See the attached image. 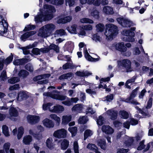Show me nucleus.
<instances>
[{
  "label": "nucleus",
  "mask_w": 153,
  "mask_h": 153,
  "mask_svg": "<svg viewBox=\"0 0 153 153\" xmlns=\"http://www.w3.org/2000/svg\"><path fill=\"white\" fill-rule=\"evenodd\" d=\"M87 148L94 152L97 149V147L95 144L91 143L88 144Z\"/></svg>",
  "instance_id": "obj_51"
},
{
  "label": "nucleus",
  "mask_w": 153,
  "mask_h": 153,
  "mask_svg": "<svg viewBox=\"0 0 153 153\" xmlns=\"http://www.w3.org/2000/svg\"><path fill=\"white\" fill-rule=\"evenodd\" d=\"M72 116L70 115H64L62 117V124H67L71 120Z\"/></svg>",
  "instance_id": "obj_21"
},
{
  "label": "nucleus",
  "mask_w": 153,
  "mask_h": 153,
  "mask_svg": "<svg viewBox=\"0 0 153 153\" xmlns=\"http://www.w3.org/2000/svg\"><path fill=\"white\" fill-rule=\"evenodd\" d=\"M43 95L44 96L50 97L53 99L61 100H64L66 99V98H67L66 96L59 94L56 91H53L52 93L50 92L45 93L43 94Z\"/></svg>",
  "instance_id": "obj_5"
},
{
  "label": "nucleus",
  "mask_w": 153,
  "mask_h": 153,
  "mask_svg": "<svg viewBox=\"0 0 153 153\" xmlns=\"http://www.w3.org/2000/svg\"><path fill=\"white\" fill-rule=\"evenodd\" d=\"M104 120L102 117L100 116L98 119L97 121V123L98 125L101 126L103 123Z\"/></svg>",
  "instance_id": "obj_61"
},
{
  "label": "nucleus",
  "mask_w": 153,
  "mask_h": 153,
  "mask_svg": "<svg viewBox=\"0 0 153 153\" xmlns=\"http://www.w3.org/2000/svg\"><path fill=\"white\" fill-rule=\"evenodd\" d=\"M10 146V143L7 142L4 143L3 145V149L6 153H9V149Z\"/></svg>",
  "instance_id": "obj_48"
},
{
  "label": "nucleus",
  "mask_w": 153,
  "mask_h": 153,
  "mask_svg": "<svg viewBox=\"0 0 153 153\" xmlns=\"http://www.w3.org/2000/svg\"><path fill=\"white\" fill-rule=\"evenodd\" d=\"M7 78L6 73L5 71H3L1 73L0 76V79L1 80H4Z\"/></svg>",
  "instance_id": "obj_60"
},
{
  "label": "nucleus",
  "mask_w": 153,
  "mask_h": 153,
  "mask_svg": "<svg viewBox=\"0 0 153 153\" xmlns=\"http://www.w3.org/2000/svg\"><path fill=\"white\" fill-rule=\"evenodd\" d=\"M35 47L34 44H33L32 45H29L27 46L26 48H23V53L25 54H27L29 53V51L28 49L31 48Z\"/></svg>",
  "instance_id": "obj_45"
},
{
  "label": "nucleus",
  "mask_w": 153,
  "mask_h": 153,
  "mask_svg": "<svg viewBox=\"0 0 153 153\" xmlns=\"http://www.w3.org/2000/svg\"><path fill=\"white\" fill-rule=\"evenodd\" d=\"M49 117L51 119L53 120L56 124L58 126L59 125L61 119L60 117L55 114H51L50 115Z\"/></svg>",
  "instance_id": "obj_26"
},
{
  "label": "nucleus",
  "mask_w": 153,
  "mask_h": 153,
  "mask_svg": "<svg viewBox=\"0 0 153 153\" xmlns=\"http://www.w3.org/2000/svg\"><path fill=\"white\" fill-rule=\"evenodd\" d=\"M9 114V118L12 120H14V119H13V117L18 116V112L15 108L11 107L10 109Z\"/></svg>",
  "instance_id": "obj_19"
},
{
  "label": "nucleus",
  "mask_w": 153,
  "mask_h": 153,
  "mask_svg": "<svg viewBox=\"0 0 153 153\" xmlns=\"http://www.w3.org/2000/svg\"><path fill=\"white\" fill-rule=\"evenodd\" d=\"M43 9L46 10L45 13H44L45 15L50 14L53 15V13L56 11L54 7L51 5L45 4L43 5Z\"/></svg>",
  "instance_id": "obj_11"
},
{
  "label": "nucleus",
  "mask_w": 153,
  "mask_h": 153,
  "mask_svg": "<svg viewBox=\"0 0 153 153\" xmlns=\"http://www.w3.org/2000/svg\"><path fill=\"white\" fill-rule=\"evenodd\" d=\"M133 138H129L128 140V143L127 141H126L124 143V146L126 147H128L129 146H130L132 143H133Z\"/></svg>",
  "instance_id": "obj_58"
},
{
  "label": "nucleus",
  "mask_w": 153,
  "mask_h": 153,
  "mask_svg": "<svg viewBox=\"0 0 153 153\" xmlns=\"http://www.w3.org/2000/svg\"><path fill=\"white\" fill-rule=\"evenodd\" d=\"M120 117L123 119H127L128 117V113L124 110L120 111L119 113Z\"/></svg>",
  "instance_id": "obj_42"
},
{
  "label": "nucleus",
  "mask_w": 153,
  "mask_h": 153,
  "mask_svg": "<svg viewBox=\"0 0 153 153\" xmlns=\"http://www.w3.org/2000/svg\"><path fill=\"white\" fill-rule=\"evenodd\" d=\"M29 74L28 72L25 70H21L19 73V76L20 77L25 78Z\"/></svg>",
  "instance_id": "obj_43"
},
{
  "label": "nucleus",
  "mask_w": 153,
  "mask_h": 153,
  "mask_svg": "<svg viewBox=\"0 0 153 153\" xmlns=\"http://www.w3.org/2000/svg\"><path fill=\"white\" fill-rule=\"evenodd\" d=\"M64 2V0H53L52 4L58 6L62 4Z\"/></svg>",
  "instance_id": "obj_53"
},
{
  "label": "nucleus",
  "mask_w": 153,
  "mask_h": 153,
  "mask_svg": "<svg viewBox=\"0 0 153 153\" xmlns=\"http://www.w3.org/2000/svg\"><path fill=\"white\" fill-rule=\"evenodd\" d=\"M25 68L26 70L30 72L33 71V66L30 64H28L26 65L25 66Z\"/></svg>",
  "instance_id": "obj_63"
},
{
  "label": "nucleus",
  "mask_w": 153,
  "mask_h": 153,
  "mask_svg": "<svg viewBox=\"0 0 153 153\" xmlns=\"http://www.w3.org/2000/svg\"><path fill=\"white\" fill-rule=\"evenodd\" d=\"M42 123L43 126L48 128H53L54 126V123L51 120L48 118H46L43 120Z\"/></svg>",
  "instance_id": "obj_12"
},
{
  "label": "nucleus",
  "mask_w": 153,
  "mask_h": 153,
  "mask_svg": "<svg viewBox=\"0 0 153 153\" xmlns=\"http://www.w3.org/2000/svg\"><path fill=\"white\" fill-rule=\"evenodd\" d=\"M29 96V94L27 92L20 91L18 94L17 100L21 101L27 98Z\"/></svg>",
  "instance_id": "obj_18"
},
{
  "label": "nucleus",
  "mask_w": 153,
  "mask_h": 153,
  "mask_svg": "<svg viewBox=\"0 0 153 153\" xmlns=\"http://www.w3.org/2000/svg\"><path fill=\"white\" fill-rule=\"evenodd\" d=\"M134 79L132 78L131 79H129L127 80L125 84V86L126 88L131 89V87L129 85L130 83L134 82Z\"/></svg>",
  "instance_id": "obj_55"
},
{
  "label": "nucleus",
  "mask_w": 153,
  "mask_h": 153,
  "mask_svg": "<svg viewBox=\"0 0 153 153\" xmlns=\"http://www.w3.org/2000/svg\"><path fill=\"white\" fill-rule=\"evenodd\" d=\"M20 80L18 77H14L8 80V82L11 84H13L19 82Z\"/></svg>",
  "instance_id": "obj_49"
},
{
  "label": "nucleus",
  "mask_w": 153,
  "mask_h": 153,
  "mask_svg": "<svg viewBox=\"0 0 153 153\" xmlns=\"http://www.w3.org/2000/svg\"><path fill=\"white\" fill-rule=\"evenodd\" d=\"M92 131L90 130H86L84 134V139L85 140L88 137L90 136L93 134Z\"/></svg>",
  "instance_id": "obj_47"
},
{
  "label": "nucleus",
  "mask_w": 153,
  "mask_h": 153,
  "mask_svg": "<svg viewBox=\"0 0 153 153\" xmlns=\"http://www.w3.org/2000/svg\"><path fill=\"white\" fill-rule=\"evenodd\" d=\"M27 119L28 122L31 124H35L40 120V117L36 115H28Z\"/></svg>",
  "instance_id": "obj_10"
},
{
  "label": "nucleus",
  "mask_w": 153,
  "mask_h": 153,
  "mask_svg": "<svg viewBox=\"0 0 153 153\" xmlns=\"http://www.w3.org/2000/svg\"><path fill=\"white\" fill-rule=\"evenodd\" d=\"M73 150L74 153H79V146L77 142L74 141V143Z\"/></svg>",
  "instance_id": "obj_50"
},
{
  "label": "nucleus",
  "mask_w": 153,
  "mask_h": 153,
  "mask_svg": "<svg viewBox=\"0 0 153 153\" xmlns=\"http://www.w3.org/2000/svg\"><path fill=\"white\" fill-rule=\"evenodd\" d=\"M76 74L80 76H88L91 74V73L88 71H83L81 72L80 71L77 72Z\"/></svg>",
  "instance_id": "obj_34"
},
{
  "label": "nucleus",
  "mask_w": 153,
  "mask_h": 153,
  "mask_svg": "<svg viewBox=\"0 0 153 153\" xmlns=\"http://www.w3.org/2000/svg\"><path fill=\"white\" fill-rule=\"evenodd\" d=\"M2 132L6 137L10 136L8 127L6 125H3L2 127Z\"/></svg>",
  "instance_id": "obj_36"
},
{
  "label": "nucleus",
  "mask_w": 153,
  "mask_h": 153,
  "mask_svg": "<svg viewBox=\"0 0 153 153\" xmlns=\"http://www.w3.org/2000/svg\"><path fill=\"white\" fill-rule=\"evenodd\" d=\"M76 27L77 25H74L70 27H67V29L69 33H71L76 34L77 33L76 30Z\"/></svg>",
  "instance_id": "obj_30"
},
{
  "label": "nucleus",
  "mask_w": 153,
  "mask_h": 153,
  "mask_svg": "<svg viewBox=\"0 0 153 153\" xmlns=\"http://www.w3.org/2000/svg\"><path fill=\"white\" fill-rule=\"evenodd\" d=\"M92 39L96 42L100 41L101 39L100 37L97 34H95L93 35Z\"/></svg>",
  "instance_id": "obj_64"
},
{
  "label": "nucleus",
  "mask_w": 153,
  "mask_h": 153,
  "mask_svg": "<svg viewBox=\"0 0 153 153\" xmlns=\"http://www.w3.org/2000/svg\"><path fill=\"white\" fill-rule=\"evenodd\" d=\"M102 130L103 132L107 134H112L114 131L113 128L109 126L103 125L102 126Z\"/></svg>",
  "instance_id": "obj_14"
},
{
  "label": "nucleus",
  "mask_w": 153,
  "mask_h": 153,
  "mask_svg": "<svg viewBox=\"0 0 153 153\" xmlns=\"http://www.w3.org/2000/svg\"><path fill=\"white\" fill-rule=\"evenodd\" d=\"M65 2L66 5L70 7L73 6L75 4L74 0H65Z\"/></svg>",
  "instance_id": "obj_54"
},
{
  "label": "nucleus",
  "mask_w": 153,
  "mask_h": 153,
  "mask_svg": "<svg viewBox=\"0 0 153 153\" xmlns=\"http://www.w3.org/2000/svg\"><path fill=\"white\" fill-rule=\"evenodd\" d=\"M67 131L64 128L58 129L54 131L53 136L59 139L65 138L67 135Z\"/></svg>",
  "instance_id": "obj_6"
},
{
  "label": "nucleus",
  "mask_w": 153,
  "mask_h": 153,
  "mask_svg": "<svg viewBox=\"0 0 153 153\" xmlns=\"http://www.w3.org/2000/svg\"><path fill=\"white\" fill-rule=\"evenodd\" d=\"M102 12L106 14H112L114 11L112 8L110 6H104L102 9Z\"/></svg>",
  "instance_id": "obj_25"
},
{
  "label": "nucleus",
  "mask_w": 153,
  "mask_h": 153,
  "mask_svg": "<svg viewBox=\"0 0 153 153\" xmlns=\"http://www.w3.org/2000/svg\"><path fill=\"white\" fill-rule=\"evenodd\" d=\"M42 10L40 9L39 11L41 14L37 15L35 17V21L36 23L42 22L43 20L44 21L50 20L54 17L53 15L51 14L45 15L44 13L42 12Z\"/></svg>",
  "instance_id": "obj_3"
},
{
  "label": "nucleus",
  "mask_w": 153,
  "mask_h": 153,
  "mask_svg": "<svg viewBox=\"0 0 153 153\" xmlns=\"http://www.w3.org/2000/svg\"><path fill=\"white\" fill-rule=\"evenodd\" d=\"M116 49L121 51L122 53H123L127 51V48L124 45V43L123 42H121L116 44Z\"/></svg>",
  "instance_id": "obj_20"
},
{
  "label": "nucleus",
  "mask_w": 153,
  "mask_h": 153,
  "mask_svg": "<svg viewBox=\"0 0 153 153\" xmlns=\"http://www.w3.org/2000/svg\"><path fill=\"white\" fill-rule=\"evenodd\" d=\"M53 105V104L51 103H48L47 104L44 103L42 105V108L44 110H46L48 108L49 110V108H52L51 107Z\"/></svg>",
  "instance_id": "obj_56"
},
{
  "label": "nucleus",
  "mask_w": 153,
  "mask_h": 153,
  "mask_svg": "<svg viewBox=\"0 0 153 153\" xmlns=\"http://www.w3.org/2000/svg\"><path fill=\"white\" fill-rule=\"evenodd\" d=\"M64 110V107L63 106L59 104L54 105L52 108H49L50 111L56 113H62Z\"/></svg>",
  "instance_id": "obj_9"
},
{
  "label": "nucleus",
  "mask_w": 153,
  "mask_h": 153,
  "mask_svg": "<svg viewBox=\"0 0 153 153\" xmlns=\"http://www.w3.org/2000/svg\"><path fill=\"white\" fill-rule=\"evenodd\" d=\"M33 140L32 137L29 135H26L24 136L23 138L22 142L25 145L30 144Z\"/></svg>",
  "instance_id": "obj_23"
},
{
  "label": "nucleus",
  "mask_w": 153,
  "mask_h": 153,
  "mask_svg": "<svg viewBox=\"0 0 153 153\" xmlns=\"http://www.w3.org/2000/svg\"><path fill=\"white\" fill-rule=\"evenodd\" d=\"M96 30L97 32H102L105 29L104 25L101 23L97 24L96 25Z\"/></svg>",
  "instance_id": "obj_44"
},
{
  "label": "nucleus",
  "mask_w": 153,
  "mask_h": 153,
  "mask_svg": "<svg viewBox=\"0 0 153 153\" xmlns=\"http://www.w3.org/2000/svg\"><path fill=\"white\" fill-rule=\"evenodd\" d=\"M73 77V74L71 73H68L63 74L61 76L59 79H67L68 80L71 79Z\"/></svg>",
  "instance_id": "obj_28"
},
{
  "label": "nucleus",
  "mask_w": 153,
  "mask_h": 153,
  "mask_svg": "<svg viewBox=\"0 0 153 153\" xmlns=\"http://www.w3.org/2000/svg\"><path fill=\"white\" fill-rule=\"evenodd\" d=\"M88 119L87 117L85 116H80L79 119L78 121L79 123L81 124L85 123L88 121Z\"/></svg>",
  "instance_id": "obj_38"
},
{
  "label": "nucleus",
  "mask_w": 153,
  "mask_h": 153,
  "mask_svg": "<svg viewBox=\"0 0 153 153\" xmlns=\"http://www.w3.org/2000/svg\"><path fill=\"white\" fill-rule=\"evenodd\" d=\"M65 31L63 29H60L56 30L55 32L54 35L55 36H61L65 35Z\"/></svg>",
  "instance_id": "obj_41"
},
{
  "label": "nucleus",
  "mask_w": 153,
  "mask_h": 153,
  "mask_svg": "<svg viewBox=\"0 0 153 153\" xmlns=\"http://www.w3.org/2000/svg\"><path fill=\"white\" fill-rule=\"evenodd\" d=\"M13 59V55L11 54L9 57L4 61V63L7 65L9 64L12 60Z\"/></svg>",
  "instance_id": "obj_57"
},
{
  "label": "nucleus",
  "mask_w": 153,
  "mask_h": 153,
  "mask_svg": "<svg viewBox=\"0 0 153 153\" xmlns=\"http://www.w3.org/2000/svg\"><path fill=\"white\" fill-rule=\"evenodd\" d=\"M36 33V32L35 31H31L26 33L21 36V39L22 40L25 41L27 38L32 37Z\"/></svg>",
  "instance_id": "obj_22"
},
{
  "label": "nucleus",
  "mask_w": 153,
  "mask_h": 153,
  "mask_svg": "<svg viewBox=\"0 0 153 153\" xmlns=\"http://www.w3.org/2000/svg\"><path fill=\"white\" fill-rule=\"evenodd\" d=\"M50 74H49L40 75L34 78L33 80L34 81H37L41 79L48 78L50 76Z\"/></svg>",
  "instance_id": "obj_32"
},
{
  "label": "nucleus",
  "mask_w": 153,
  "mask_h": 153,
  "mask_svg": "<svg viewBox=\"0 0 153 153\" xmlns=\"http://www.w3.org/2000/svg\"><path fill=\"white\" fill-rule=\"evenodd\" d=\"M105 101L106 100L107 102H111L113 99V94H110L108 95L105 98Z\"/></svg>",
  "instance_id": "obj_62"
},
{
  "label": "nucleus",
  "mask_w": 153,
  "mask_h": 153,
  "mask_svg": "<svg viewBox=\"0 0 153 153\" xmlns=\"http://www.w3.org/2000/svg\"><path fill=\"white\" fill-rule=\"evenodd\" d=\"M86 107L83 104H77L72 107V110L75 112L80 113Z\"/></svg>",
  "instance_id": "obj_17"
},
{
  "label": "nucleus",
  "mask_w": 153,
  "mask_h": 153,
  "mask_svg": "<svg viewBox=\"0 0 153 153\" xmlns=\"http://www.w3.org/2000/svg\"><path fill=\"white\" fill-rule=\"evenodd\" d=\"M86 92L91 95H95L96 94V92L95 90H94L91 88L87 89L86 90Z\"/></svg>",
  "instance_id": "obj_59"
},
{
  "label": "nucleus",
  "mask_w": 153,
  "mask_h": 153,
  "mask_svg": "<svg viewBox=\"0 0 153 153\" xmlns=\"http://www.w3.org/2000/svg\"><path fill=\"white\" fill-rule=\"evenodd\" d=\"M122 64L126 69L127 72H130L132 71V69L131 67V62L128 59H125L123 60Z\"/></svg>",
  "instance_id": "obj_13"
},
{
  "label": "nucleus",
  "mask_w": 153,
  "mask_h": 153,
  "mask_svg": "<svg viewBox=\"0 0 153 153\" xmlns=\"http://www.w3.org/2000/svg\"><path fill=\"white\" fill-rule=\"evenodd\" d=\"M27 62V60L26 59H18L14 60L13 62V63L15 65H23Z\"/></svg>",
  "instance_id": "obj_31"
},
{
  "label": "nucleus",
  "mask_w": 153,
  "mask_h": 153,
  "mask_svg": "<svg viewBox=\"0 0 153 153\" xmlns=\"http://www.w3.org/2000/svg\"><path fill=\"white\" fill-rule=\"evenodd\" d=\"M80 22L82 23L93 24L94 22L93 20L87 18H84L81 19Z\"/></svg>",
  "instance_id": "obj_39"
},
{
  "label": "nucleus",
  "mask_w": 153,
  "mask_h": 153,
  "mask_svg": "<svg viewBox=\"0 0 153 153\" xmlns=\"http://www.w3.org/2000/svg\"><path fill=\"white\" fill-rule=\"evenodd\" d=\"M117 20L120 24L124 27H129L135 25L129 19L123 18H119L117 19Z\"/></svg>",
  "instance_id": "obj_7"
},
{
  "label": "nucleus",
  "mask_w": 153,
  "mask_h": 153,
  "mask_svg": "<svg viewBox=\"0 0 153 153\" xmlns=\"http://www.w3.org/2000/svg\"><path fill=\"white\" fill-rule=\"evenodd\" d=\"M56 28L53 23H49L42 27L39 30L38 35L39 36L46 38L49 36Z\"/></svg>",
  "instance_id": "obj_1"
},
{
  "label": "nucleus",
  "mask_w": 153,
  "mask_h": 153,
  "mask_svg": "<svg viewBox=\"0 0 153 153\" xmlns=\"http://www.w3.org/2000/svg\"><path fill=\"white\" fill-rule=\"evenodd\" d=\"M106 114L112 120H114L117 118V112L113 109H109L106 112Z\"/></svg>",
  "instance_id": "obj_15"
},
{
  "label": "nucleus",
  "mask_w": 153,
  "mask_h": 153,
  "mask_svg": "<svg viewBox=\"0 0 153 153\" xmlns=\"http://www.w3.org/2000/svg\"><path fill=\"white\" fill-rule=\"evenodd\" d=\"M122 34L126 36L122 38L123 41L129 42H133L135 41L134 38L133 37L135 35L134 33L130 30H124Z\"/></svg>",
  "instance_id": "obj_4"
},
{
  "label": "nucleus",
  "mask_w": 153,
  "mask_h": 153,
  "mask_svg": "<svg viewBox=\"0 0 153 153\" xmlns=\"http://www.w3.org/2000/svg\"><path fill=\"white\" fill-rule=\"evenodd\" d=\"M8 24L5 20L0 18V35H3L8 30Z\"/></svg>",
  "instance_id": "obj_8"
},
{
  "label": "nucleus",
  "mask_w": 153,
  "mask_h": 153,
  "mask_svg": "<svg viewBox=\"0 0 153 153\" xmlns=\"http://www.w3.org/2000/svg\"><path fill=\"white\" fill-rule=\"evenodd\" d=\"M69 142L68 141L64 139L61 140V147L62 149L65 150L68 147L69 145Z\"/></svg>",
  "instance_id": "obj_29"
},
{
  "label": "nucleus",
  "mask_w": 153,
  "mask_h": 153,
  "mask_svg": "<svg viewBox=\"0 0 153 153\" xmlns=\"http://www.w3.org/2000/svg\"><path fill=\"white\" fill-rule=\"evenodd\" d=\"M24 133V128L22 127H19L18 129L17 138L19 140L22 137Z\"/></svg>",
  "instance_id": "obj_37"
},
{
  "label": "nucleus",
  "mask_w": 153,
  "mask_h": 153,
  "mask_svg": "<svg viewBox=\"0 0 153 153\" xmlns=\"http://www.w3.org/2000/svg\"><path fill=\"white\" fill-rule=\"evenodd\" d=\"M68 130L71 133L72 137H74L76 134L77 128L76 127H70L68 128Z\"/></svg>",
  "instance_id": "obj_40"
},
{
  "label": "nucleus",
  "mask_w": 153,
  "mask_h": 153,
  "mask_svg": "<svg viewBox=\"0 0 153 153\" xmlns=\"http://www.w3.org/2000/svg\"><path fill=\"white\" fill-rule=\"evenodd\" d=\"M53 140L51 137L47 139L46 142V145L49 149L52 150L54 149L55 144L53 143Z\"/></svg>",
  "instance_id": "obj_24"
},
{
  "label": "nucleus",
  "mask_w": 153,
  "mask_h": 153,
  "mask_svg": "<svg viewBox=\"0 0 153 153\" xmlns=\"http://www.w3.org/2000/svg\"><path fill=\"white\" fill-rule=\"evenodd\" d=\"M89 13L90 16L96 19H98L99 17V12L95 9H90L89 11Z\"/></svg>",
  "instance_id": "obj_27"
},
{
  "label": "nucleus",
  "mask_w": 153,
  "mask_h": 153,
  "mask_svg": "<svg viewBox=\"0 0 153 153\" xmlns=\"http://www.w3.org/2000/svg\"><path fill=\"white\" fill-rule=\"evenodd\" d=\"M97 144L102 149L104 150L106 149V144L105 140L102 139L99 140L97 142Z\"/></svg>",
  "instance_id": "obj_35"
},
{
  "label": "nucleus",
  "mask_w": 153,
  "mask_h": 153,
  "mask_svg": "<svg viewBox=\"0 0 153 153\" xmlns=\"http://www.w3.org/2000/svg\"><path fill=\"white\" fill-rule=\"evenodd\" d=\"M105 35L107 39H111L118 33L117 27L113 24H107L105 25Z\"/></svg>",
  "instance_id": "obj_2"
},
{
  "label": "nucleus",
  "mask_w": 153,
  "mask_h": 153,
  "mask_svg": "<svg viewBox=\"0 0 153 153\" xmlns=\"http://www.w3.org/2000/svg\"><path fill=\"white\" fill-rule=\"evenodd\" d=\"M35 28V26L34 25L29 24L27 25L25 27L24 31H26L33 30Z\"/></svg>",
  "instance_id": "obj_52"
},
{
  "label": "nucleus",
  "mask_w": 153,
  "mask_h": 153,
  "mask_svg": "<svg viewBox=\"0 0 153 153\" xmlns=\"http://www.w3.org/2000/svg\"><path fill=\"white\" fill-rule=\"evenodd\" d=\"M139 88L137 87L132 92L130 96L126 100L128 101H130L132 100V99L134 98L137 94L138 90H139Z\"/></svg>",
  "instance_id": "obj_33"
},
{
  "label": "nucleus",
  "mask_w": 153,
  "mask_h": 153,
  "mask_svg": "<svg viewBox=\"0 0 153 153\" xmlns=\"http://www.w3.org/2000/svg\"><path fill=\"white\" fill-rule=\"evenodd\" d=\"M84 52L85 58L89 61L96 62L98 61L100 59L99 57L94 58L91 57L88 53L87 49L86 48L85 49L84 48Z\"/></svg>",
  "instance_id": "obj_16"
},
{
  "label": "nucleus",
  "mask_w": 153,
  "mask_h": 153,
  "mask_svg": "<svg viewBox=\"0 0 153 153\" xmlns=\"http://www.w3.org/2000/svg\"><path fill=\"white\" fill-rule=\"evenodd\" d=\"M50 50H53L57 53H58L59 51V47L55 44H52L49 46Z\"/></svg>",
  "instance_id": "obj_46"
}]
</instances>
